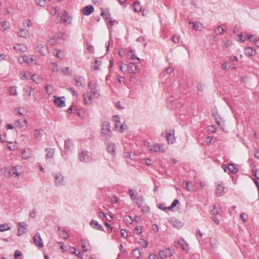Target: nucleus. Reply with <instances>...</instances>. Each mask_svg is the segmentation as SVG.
Listing matches in <instances>:
<instances>
[{
  "label": "nucleus",
  "instance_id": "423d86ee",
  "mask_svg": "<svg viewBox=\"0 0 259 259\" xmlns=\"http://www.w3.org/2000/svg\"><path fill=\"white\" fill-rule=\"evenodd\" d=\"M212 114L213 116L214 117L216 122L219 126H220L221 128L224 125V120L223 118L221 116V115L219 114L217 108H213L212 110Z\"/></svg>",
  "mask_w": 259,
  "mask_h": 259
},
{
  "label": "nucleus",
  "instance_id": "338daca9",
  "mask_svg": "<svg viewBox=\"0 0 259 259\" xmlns=\"http://www.w3.org/2000/svg\"><path fill=\"white\" fill-rule=\"evenodd\" d=\"M180 37L179 35H174L172 37V41L175 43H178L180 40Z\"/></svg>",
  "mask_w": 259,
  "mask_h": 259
},
{
  "label": "nucleus",
  "instance_id": "4c0bfd02",
  "mask_svg": "<svg viewBox=\"0 0 259 259\" xmlns=\"http://www.w3.org/2000/svg\"><path fill=\"white\" fill-rule=\"evenodd\" d=\"M92 68L94 70H99L101 68V63L99 61L97 60H95V63L92 66Z\"/></svg>",
  "mask_w": 259,
  "mask_h": 259
},
{
  "label": "nucleus",
  "instance_id": "473e14b6",
  "mask_svg": "<svg viewBox=\"0 0 259 259\" xmlns=\"http://www.w3.org/2000/svg\"><path fill=\"white\" fill-rule=\"evenodd\" d=\"M9 27V24L6 21H2L0 23V30L5 31Z\"/></svg>",
  "mask_w": 259,
  "mask_h": 259
},
{
  "label": "nucleus",
  "instance_id": "f03ea898",
  "mask_svg": "<svg viewBox=\"0 0 259 259\" xmlns=\"http://www.w3.org/2000/svg\"><path fill=\"white\" fill-rule=\"evenodd\" d=\"M144 145L148 149L150 153L164 152L165 150L163 144H150L148 142H145Z\"/></svg>",
  "mask_w": 259,
  "mask_h": 259
},
{
  "label": "nucleus",
  "instance_id": "3c124183",
  "mask_svg": "<svg viewBox=\"0 0 259 259\" xmlns=\"http://www.w3.org/2000/svg\"><path fill=\"white\" fill-rule=\"evenodd\" d=\"M179 203V201L178 199L174 200L171 205L168 207V209L169 210H172V208L176 206Z\"/></svg>",
  "mask_w": 259,
  "mask_h": 259
},
{
  "label": "nucleus",
  "instance_id": "393cba45",
  "mask_svg": "<svg viewBox=\"0 0 259 259\" xmlns=\"http://www.w3.org/2000/svg\"><path fill=\"white\" fill-rule=\"evenodd\" d=\"M7 147L9 150L14 151L17 149L18 145L17 142H9Z\"/></svg>",
  "mask_w": 259,
  "mask_h": 259
},
{
  "label": "nucleus",
  "instance_id": "49530a36",
  "mask_svg": "<svg viewBox=\"0 0 259 259\" xmlns=\"http://www.w3.org/2000/svg\"><path fill=\"white\" fill-rule=\"evenodd\" d=\"M139 242L143 248L147 247L148 244V242L143 239H140Z\"/></svg>",
  "mask_w": 259,
  "mask_h": 259
},
{
  "label": "nucleus",
  "instance_id": "2f4dec72",
  "mask_svg": "<svg viewBox=\"0 0 259 259\" xmlns=\"http://www.w3.org/2000/svg\"><path fill=\"white\" fill-rule=\"evenodd\" d=\"M101 15L105 19L106 22L111 18L109 13L108 12H105L102 9H101Z\"/></svg>",
  "mask_w": 259,
  "mask_h": 259
},
{
  "label": "nucleus",
  "instance_id": "58836bf2",
  "mask_svg": "<svg viewBox=\"0 0 259 259\" xmlns=\"http://www.w3.org/2000/svg\"><path fill=\"white\" fill-rule=\"evenodd\" d=\"M134 10L136 12H139L142 11V7L139 2H136L135 3Z\"/></svg>",
  "mask_w": 259,
  "mask_h": 259
},
{
  "label": "nucleus",
  "instance_id": "a18cd8bd",
  "mask_svg": "<svg viewBox=\"0 0 259 259\" xmlns=\"http://www.w3.org/2000/svg\"><path fill=\"white\" fill-rule=\"evenodd\" d=\"M42 134V131L40 130H35L33 131V136L34 137L38 138L41 136Z\"/></svg>",
  "mask_w": 259,
  "mask_h": 259
},
{
  "label": "nucleus",
  "instance_id": "9d476101",
  "mask_svg": "<svg viewBox=\"0 0 259 259\" xmlns=\"http://www.w3.org/2000/svg\"><path fill=\"white\" fill-rule=\"evenodd\" d=\"M158 254L162 259H164L172 255V252L170 248H165L159 250Z\"/></svg>",
  "mask_w": 259,
  "mask_h": 259
},
{
  "label": "nucleus",
  "instance_id": "37998d69",
  "mask_svg": "<svg viewBox=\"0 0 259 259\" xmlns=\"http://www.w3.org/2000/svg\"><path fill=\"white\" fill-rule=\"evenodd\" d=\"M63 178L61 175H57L55 177V182L57 185H59L61 184L62 181H63Z\"/></svg>",
  "mask_w": 259,
  "mask_h": 259
},
{
  "label": "nucleus",
  "instance_id": "8fccbe9b",
  "mask_svg": "<svg viewBox=\"0 0 259 259\" xmlns=\"http://www.w3.org/2000/svg\"><path fill=\"white\" fill-rule=\"evenodd\" d=\"M24 91L25 92L24 95L25 96L30 97L31 95V93H32V89L31 88H29L27 89H24Z\"/></svg>",
  "mask_w": 259,
  "mask_h": 259
},
{
  "label": "nucleus",
  "instance_id": "e2e57ef3",
  "mask_svg": "<svg viewBox=\"0 0 259 259\" xmlns=\"http://www.w3.org/2000/svg\"><path fill=\"white\" fill-rule=\"evenodd\" d=\"M181 242H182L181 246H182V249L187 251L189 248L188 245L187 244H186L183 240H182L181 241Z\"/></svg>",
  "mask_w": 259,
  "mask_h": 259
},
{
  "label": "nucleus",
  "instance_id": "4468645a",
  "mask_svg": "<svg viewBox=\"0 0 259 259\" xmlns=\"http://www.w3.org/2000/svg\"><path fill=\"white\" fill-rule=\"evenodd\" d=\"M15 125L16 127H18V128H21L27 126V121L25 118L21 119H18L15 121Z\"/></svg>",
  "mask_w": 259,
  "mask_h": 259
},
{
  "label": "nucleus",
  "instance_id": "c9c22d12",
  "mask_svg": "<svg viewBox=\"0 0 259 259\" xmlns=\"http://www.w3.org/2000/svg\"><path fill=\"white\" fill-rule=\"evenodd\" d=\"M10 229L11 227L7 223L0 225V232H4Z\"/></svg>",
  "mask_w": 259,
  "mask_h": 259
},
{
  "label": "nucleus",
  "instance_id": "9b49d317",
  "mask_svg": "<svg viewBox=\"0 0 259 259\" xmlns=\"http://www.w3.org/2000/svg\"><path fill=\"white\" fill-rule=\"evenodd\" d=\"M225 187L222 182L217 184L215 188V195L217 196H221L224 192Z\"/></svg>",
  "mask_w": 259,
  "mask_h": 259
},
{
  "label": "nucleus",
  "instance_id": "f257e3e1",
  "mask_svg": "<svg viewBox=\"0 0 259 259\" xmlns=\"http://www.w3.org/2000/svg\"><path fill=\"white\" fill-rule=\"evenodd\" d=\"M89 87L91 90L83 95L84 103L86 105L92 104L99 96L96 87L91 84H89Z\"/></svg>",
  "mask_w": 259,
  "mask_h": 259
},
{
  "label": "nucleus",
  "instance_id": "412c9836",
  "mask_svg": "<svg viewBox=\"0 0 259 259\" xmlns=\"http://www.w3.org/2000/svg\"><path fill=\"white\" fill-rule=\"evenodd\" d=\"M31 74L29 71H23L20 73L19 77L21 80H27L30 77Z\"/></svg>",
  "mask_w": 259,
  "mask_h": 259
},
{
  "label": "nucleus",
  "instance_id": "a19ab883",
  "mask_svg": "<svg viewBox=\"0 0 259 259\" xmlns=\"http://www.w3.org/2000/svg\"><path fill=\"white\" fill-rule=\"evenodd\" d=\"M108 152L112 154H115V145L110 144L107 148Z\"/></svg>",
  "mask_w": 259,
  "mask_h": 259
},
{
  "label": "nucleus",
  "instance_id": "72a5a7b5",
  "mask_svg": "<svg viewBox=\"0 0 259 259\" xmlns=\"http://www.w3.org/2000/svg\"><path fill=\"white\" fill-rule=\"evenodd\" d=\"M49 2V0H34L35 4L40 7L46 6Z\"/></svg>",
  "mask_w": 259,
  "mask_h": 259
},
{
  "label": "nucleus",
  "instance_id": "f704fd0d",
  "mask_svg": "<svg viewBox=\"0 0 259 259\" xmlns=\"http://www.w3.org/2000/svg\"><path fill=\"white\" fill-rule=\"evenodd\" d=\"M14 114L16 115H23L25 113V110L21 107L15 109L14 111Z\"/></svg>",
  "mask_w": 259,
  "mask_h": 259
},
{
  "label": "nucleus",
  "instance_id": "7ed1b4c3",
  "mask_svg": "<svg viewBox=\"0 0 259 259\" xmlns=\"http://www.w3.org/2000/svg\"><path fill=\"white\" fill-rule=\"evenodd\" d=\"M20 63H26L28 65L31 66L37 64L36 58L32 55H23L18 58Z\"/></svg>",
  "mask_w": 259,
  "mask_h": 259
},
{
  "label": "nucleus",
  "instance_id": "13d9d810",
  "mask_svg": "<svg viewBox=\"0 0 259 259\" xmlns=\"http://www.w3.org/2000/svg\"><path fill=\"white\" fill-rule=\"evenodd\" d=\"M52 71L54 72H56L57 71H58V65L56 63H52Z\"/></svg>",
  "mask_w": 259,
  "mask_h": 259
},
{
  "label": "nucleus",
  "instance_id": "aec40b11",
  "mask_svg": "<svg viewBox=\"0 0 259 259\" xmlns=\"http://www.w3.org/2000/svg\"><path fill=\"white\" fill-rule=\"evenodd\" d=\"M94 10V9L93 6H87L83 8L82 10V13L84 15L88 16L90 15L92 12H93Z\"/></svg>",
  "mask_w": 259,
  "mask_h": 259
},
{
  "label": "nucleus",
  "instance_id": "79ce46f5",
  "mask_svg": "<svg viewBox=\"0 0 259 259\" xmlns=\"http://www.w3.org/2000/svg\"><path fill=\"white\" fill-rule=\"evenodd\" d=\"M127 56L130 57V58L131 60H136L138 62H139V58L135 56L134 53L133 51H131L130 52H129V53L127 54Z\"/></svg>",
  "mask_w": 259,
  "mask_h": 259
},
{
  "label": "nucleus",
  "instance_id": "4d7b16f0",
  "mask_svg": "<svg viewBox=\"0 0 259 259\" xmlns=\"http://www.w3.org/2000/svg\"><path fill=\"white\" fill-rule=\"evenodd\" d=\"M72 143L69 139H67L65 141V148L67 149H69L71 146Z\"/></svg>",
  "mask_w": 259,
  "mask_h": 259
},
{
  "label": "nucleus",
  "instance_id": "20e7f679",
  "mask_svg": "<svg viewBox=\"0 0 259 259\" xmlns=\"http://www.w3.org/2000/svg\"><path fill=\"white\" fill-rule=\"evenodd\" d=\"M3 174L6 178L10 177H18L20 174L18 172L16 167H12L11 168H5L3 170Z\"/></svg>",
  "mask_w": 259,
  "mask_h": 259
},
{
  "label": "nucleus",
  "instance_id": "5701e85b",
  "mask_svg": "<svg viewBox=\"0 0 259 259\" xmlns=\"http://www.w3.org/2000/svg\"><path fill=\"white\" fill-rule=\"evenodd\" d=\"M137 70V66L134 63H130L127 66V70L131 73H135Z\"/></svg>",
  "mask_w": 259,
  "mask_h": 259
},
{
  "label": "nucleus",
  "instance_id": "f3484780",
  "mask_svg": "<svg viewBox=\"0 0 259 259\" xmlns=\"http://www.w3.org/2000/svg\"><path fill=\"white\" fill-rule=\"evenodd\" d=\"M129 194H130V197L132 199L137 200L136 202L139 205H140L142 204V203L141 202L142 200V196L141 197V198L139 197L138 198H137V194L135 193V191L133 190H130L129 191Z\"/></svg>",
  "mask_w": 259,
  "mask_h": 259
},
{
  "label": "nucleus",
  "instance_id": "0e129e2a",
  "mask_svg": "<svg viewBox=\"0 0 259 259\" xmlns=\"http://www.w3.org/2000/svg\"><path fill=\"white\" fill-rule=\"evenodd\" d=\"M121 235L122 237L124 238H126L128 235L127 232L125 230L121 229L120 231Z\"/></svg>",
  "mask_w": 259,
  "mask_h": 259
},
{
  "label": "nucleus",
  "instance_id": "6e6d98bb",
  "mask_svg": "<svg viewBox=\"0 0 259 259\" xmlns=\"http://www.w3.org/2000/svg\"><path fill=\"white\" fill-rule=\"evenodd\" d=\"M23 24L24 26L29 27L32 26V23L29 19H26L24 21Z\"/></svg>",
  "mask_w": 259,
  "mask_h": 259
},
{
  "label": "nucleus",
  "instance_id": "680f3d73",
  "mask_svg": "<svg viewBox=\"0 0 259 259\" xmlns=\"http://www.w3.org/2000/svg\"><path fill=\"white\" fill-rule=\"evenodd\" d=\"M211 212L213 215H217L219 214V211L215 206H212Z\"/></svg>",
  "mask_w": 259,
  "mask_h": 259
},
{
  "label": "nucleus",
  "instance_id": "2eb2a0df",
  "mask_svg": "<svg viewBox=\"0 0 259 259\" xmlns=\"http://www.w3.org/2000/svg\"><path fill=\"white\" fill-rule=\"evenodd\" d=\"M27 225L25 223L22 222L18 224V236H20L26 231Z\"/></svg>",
  "mask_w": 259,
  "mask_h": 259
},
{
  "label": "nucleus",
  "instance_id": "c85d7f7f",
  "mask_svg": "<svg viewBox=\"0 0 259 259\" xmlns=\"http://www.w3.org/2000/svg\"><path fill=\"white\" fill-rule=\"evenodd\" d=\"M30 78L32 81L37 83H38L41 81V78L40 76L36 74H34L33 75L31 74Z\"/></svg>",
  "mask_w": 259,
  "mask_h": 259
},
{
  "label": "nucleus",
  "instance_id": "a211bd4d",
  "mask_svg": "<svg viewBox=\"0 0 259 259\" xmlns=\"http://www.w3.org/2000/svg\"><path fill=\"white\" fill-rule=\"evenodd\" d=\"M247 38L250 41L253 42L257 48H259V38L253 35H247Z\"/></svg>",
  "mask_w": 259,
  "mask_h": 259
},
{
  "label": "nucleus",
  "instance_id": "603ef678",
  "mask_svg": "<svg viewBox=\"0 0 259 259\" xmlns=\"http://www.w3.org/2000/svg\"><path fill=\"white\" fill-rule=\"evenodd\" d=\"M127 66L123 62L120 63V69L122 72H124L127 70Z\"/></svg>",
  "mask_w": 259,
  "mask_h": 259
},
{
  "label": "nucleus",
  "instance_id": "b1692460",
  "mask_svg": "<svg viewBox=\"0 0 259 259\" xmlns=\"http://www.w3.org/2000/svg\"><path fill=\"white\" fill-rule=\"evenodd\" d=\"M8 92L10 96H16L18 95L17 89L15 86H12L9 88Z\"/></svg>",
  "mask_w": 259,
  "mask_h": 259
},
{
  "label": "nucleus",
  "instance_id": "864d4df0",
  "mask_svg": "<svg viewBox=\"0 0 259 259\" xmlns=\"http://www.w3.org/2000/svg\"><path fill=\"white\" fill-rule=\"evenodd\" d=\"M48 41L51 45H56L57 44V38L55 37H50Z\"/></svg>",
  "mask_w": 259,
  "mask_h": 259
},
{
  "label": "nucleus",
  "instance_id": "6e6552de",
  "mask_svg": "<svg viewBox=\"0 0 259 259\" xmlns=\"http://www.w3.org/2000/svg\"><path fill=\"white\" fill-rule=\"evenodd\" d=\"M165 136L167 142L168 144H173L175 141V132L174 131H165L162 133V136Z\"/></svg>",
  "mask_w": 259,
  "mask_h": 259
},
{
  "label": "nucleus",
  "instance_id": "ea45409f",
  "mask_svg": "<svg viewBox=\"0 0 259 259\" xmlns=\"http://www.w3.org/2000/svg\"><path fill=\"white\" fill-rule=\"evenodd\" d=\"M132 254L133 257L138 258L141 255V252L139 249L136 248L133 250Z\"/></svg>",
  "mask_w": 259,
  "mask_h": 259
},
{
  "label": "nucleus",
  "instance_id": "6ab92c4d",
  "mask_svg": "<svg viewBox=\"0 0 259 259\" xmlns=\"http://www.w3.org/2000/svg\"><path fill=\"white\" fill-rule=\"evenodd\" d=\"M244 54L248 57L253 56L256 54L255 50L250 47H247L244 50Z\"/></svg>",
  "mask_w": 259,
  "mask_h": 259
},
{
  "label": "nucleus",
  "instance_id": "052dcab7",
  "mask_svg": "<svg viewBox=\"0 0 259 259\" xmlns=\"http://www.w3.org/2000/svg\"><path fill=\"white\" fill-rule=\"evenodd\" d=\"M134 232L137 235H140L142 233L141 228L139 226H137L135 228Z\"/></svg>",
  "mask_w": 259,
  "mask_h": 259
},
{
  "label": "nucleus",
  "instance_id": "774afa93",
  "mask_svg": "<svg viewBox=\"0 0 259 259\" xmlns=\"http://www.w3.org/2000/svg\"><path fill=\"white\" fill-rule=\"evenodd\" d=\"M148 259H159L156 254L154 253H150L148 256Z\"/></svg>",
  "mask_w": 259,
  "mask_h": 259
},
{
  "label": "nucleus",
  "instance_id": "e433bc0d",
  "mask_svg": "<svg viewBox=\"0 0 259 259\" xmlns=\"http://www.w3.org/2000/svg\"><path fill=\"white\" fill-rule=\"evenodd\" d=\"M226 30V29L225 28H223L222 26H219L215 28L214 31L217 34L219 35L223 33Z\"/></svg>",
  "mask_w": 259,
  "mask_h": 259
},
{
  "label": "nucleus",
  "instance_id": "de8ad7c7",
  "mask_svg": "<svg viewBox=\"0 0 259 259\" xmlns=\"http://www.w3.org/2000/svg\"><path fill=\"white\" fill-rule=\"evenodd\" d=\"M228 168L229 170L232 173H235L237 172V169L234 166V165L232 164H230L228 165Z\"/></svg>",
  "mask_w": 259,
  "mask_h": 259
},
{
  "label": "nucleus",
  "instance_id": "09e8293b",
  "mask_svg": "<svg viewBox=\"0 0 259 259\" xmlns=\"http://www.w3.org/2000/svg\"><path fill=\"white\" fill-rule=\"evenodd\" d=\"M222 67L224 70H228L231 68L230 63L228 62H225L223 63Z\"/></svg>",
  "mask_w": 259,
  "mask_h": 259
},
{
  "label": "nucleus",
  "instance_id": "c756f323",
  "mask_svg": "<svg viewBox=\"0 0 259 259\" xmlns=\"http://www.w3.org/2000/svg\"><path fill=\"white\" fill-rule=\"evenodd\" d=\"M190 24L193 25V28L195 30H201L202 29V25L197 22H190Z\"/></svg>",
  "mask_w": 259,
  "mask_h": 259
},
{
  "label": "nucleus",
  "instance_id": "f8f14e48",
  "mask_svg": "<svg viewBox=\"0 0 259 259\" xmlns=\"http://www.w3.org/2000/svg\"><path fill=\"white\" fill-rule=\"evenodd\" d=\"M72 18L71 16L68 15L66 12L62 13L60 16V21L67 24H71L72 22Z\"/></svg>",
  "mask_w": 259,
  "mask_h": 259
},
{
  "label": "nucleus",
  "instance_id": "0eeeda50",
  "mask_svg": "<svg viewBox=\"0 0 259 259\" xmlns=\"http://www.w3.org/2000/svg\"><path fill=\"white\" fill-rule=\"evenodd\" d=\"M110 127V123L108 122L105 121L103 123L101 130V134L103 136L108 137L111 136V132Z\"/></svg>",
  "mask_w": 259,
  "mask_h": 259
},
{
  "label": "nucleus",
  "instance_id": "69168bd1",
  "mask_svg": "<svg viewBox=\"0 0 259 259\" xmlns=\"http://www.w3.org/2000/svg\"><path fill=\"white\" fill-rule=\"evenodd\" d=\"M22 254V253L21 251L18 250H16L14 253L15 259H17L18 257L21 256Z\"/></svg>",
  "mask_w": 259,
  "mask_h": 259
},
{
  "label": "nucleus",
  "instance_id": "1a4fd4ad",
  "mask_svg": "<svg viewBox=\"0 0 259 259\" xmlns=\"http://www.w3.org/2000/svg\"><path fill=\"white\" fill-rule=\"evenodd\" d=\"M54 104L59 108H62L65 106V98L64 97H59L54 96L53 97Z\"/></svg>",
  "mask_w": 259,
  "mask_h": 259
},
{
  "label": "nucleus",
  "instance_id": "bb28decb",
  "mask_svg": "<svg viewBox=\"0 0 259 259\" xmlns=\"http://www.w3.org/2000/svg\"><path fill=\"white\" fill-rule=\"evenodd\" d=\"M81 247L84 252H86L89 249L90 244L88 241L81 240Z\"/></svg>",
  "mask_w": 259,
  "mask_h": 259
},
{
  "label": "nucleus",
  "instance_id": "5fc2aeb1",
  "mask_svg": "<svg viewBox=\"0 0 259 259\" xmlns=\"http://www.w3.org/2000/svg\"><path fill=\"white\" fill-rule=\"evenodd\" d=\"M58 244L60 245V248L61 249L62 252H65L68 251L67 246H65L63 243L58 242Z\"/></svg>",
  "mask_w": 259,
  "mask_h": 259
},
{
  "label": "nucleus",
  "instance_id": "cd10ccee",
  "mask_svg": "<svg viewBox=\"0 0 259 259\" xmlns=\"http://www.w3.org/2000/svg\"><path fill=\"white\" fill-rule=\"evenodd\" d=\"M17 33L19 37H26L28 35V31L25 29H20Z\"/></svg>",
  "mask_w": 259,
  "mask_h": 259
},
{
  "label": "nucleus",
  "instance_id": "dca6fc26",
  "mask_svg": "<svg viewBox=\"0 0 259 259\" xmlns=\"http://www.w3.org/2000/svg\"><path fill=\"white\" fill-rule=\"evenodd\" d=\"M33 241L37 246L39 247H42L44 246L42 240L39 234H36L34 236Z\"/></svg>",
  "mask_w": 259,
  "mask_h": 259
},
{
  "label": "nucleus",
  "instance_id": "39448f33",
  "mask_svg": "<svg viewBox=\"0 0 259 259\" xmlns=\"http://www.w3.org/2000/svg\"><path fill=\"white\" fill-rule=\"evenodd\" d=\"M113 120L114 122L115 127L119 132L122 133L127 127V124L125 122H121L120 118L118 116H114Z\"/></svg>",
  "mask_w": 259,
  "mask_h": 259
},
{
  "label": "nucleus",
  "instance_id": "bf43d9fd",
  "mask_svg": "<svg viewBox=\"0 0 259 259\" xmlns=\"http://www.w3.org/2000/svg\"><path fill=\"white\" fill-rule=\"evenodd\" d=\"M66 36V34L63 32H59L58 34V37L60 39H64Z\"/></svg>",
  "mask_w": 259,
  "mask_h": 259
},
{
  "label": "nucleus",
  "instance_id": "4be33fe9",
  "mask_svg": "<svg viewBox=\"0 0 259 259\" xmlns=\"http://www.w3.org/2000/svg\"><path fill=\"white\" fill-rule=\"evenodd\" d=\"M79 159L81 161H88L90 160V156L84 151L79 154Z\"/></svg>",
  "mask_w": 259,
  "mask_h": 259
},
{
  "label": "nucleus",
  "instance_id": "7c9ffc66",
  "mask_svg": "<svg viewBox=\"0 0 259 259\" xmlns=\"http://www.w3.org/2000/svg\"><path fill=\"white\" fill-rule=\"evenodd\" d=\"M47 154L46 157L47 158H52L54 156L55 150L52 148H47L46 149Z\"/></svg>",
  "mask_w": 259,
  "mask_h": 259
},
{
  "label": "nucleus",
  "instance_id": "a878e982",
  "mask_svg": "<svg viewBox=\"0 0 259 259\" xmlns=\"http://www.w3.org/2000/svg\"><path fill=\"white\" fill-rule=\"evenodd\" d=\"M91 225L92 226L93 228H94L95 229L97 230H103V227L99 225L98 223L95 221H92L91 222Z\"/></svg>",
  "mask_w": 259,
  "mask_h": 259
},
{
  "label": "nucleus",
  "instance_id": "ddd939ff",
  "mask_svg": "<svg viewBox=\"0 0 259 259\" xmlns=\"http://www.w3.org/2000/svg\"><path fill=\"white\" fill-rule=\"evenodd\" d=\"M14 49L17 53L21 54L25 52L27 48V47L23 44H17L14 47Z\"/></svg>",
  "mask_w": 259,
  "mask_h": 259
},
{
  "label": "nucleus",
  "instance_id": "c03bdc74",
  "mask_svg": "<svg viewBox=\"0 0 259 259\" xmlns=\"http://www.w3.org/2000/svg\"><path fill=\"white\" fill-rule=\"evenodd\" d=\"M59 235L61 238L63 239H67L69 237V234L68 232L64 230H62L60 232Z\"/></svg>",
  "mask_w": 259,
  "mask_h": 259
}]
</instances>
